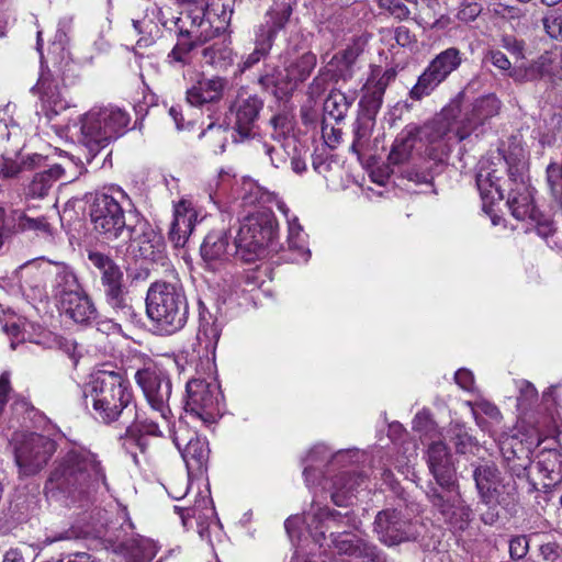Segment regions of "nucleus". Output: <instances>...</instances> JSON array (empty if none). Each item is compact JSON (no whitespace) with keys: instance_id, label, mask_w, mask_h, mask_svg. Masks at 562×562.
<instances>
[{"instance_id":"f257e3e1","label":"nucleus","mask_w":562,"mask_h":562,"mask_svg":"<svg viewBox=\"0 0 562 562\" xmlns=\"http://www.w3.org/2000/svg\"><path fill=\"white\" fill-rule=\"evenodd\" d=\"M85 404L91 406L95 419L112 424L121 420L126 425V443L136 445L146 453V436H164L161 425L137 408L130 382L122 373L98 370L91 374L83 389Z\"/></svg>"},{"instance_id":"f03ea898","label":"nucleus","mask_w":562,"mask_h":562,"mask_svg":"<svg viewBox=\"0 0 562 562\" xmlns=\"http://www.w3.org/2000/svg\"><path fill=\"white\" fill-rule=\"evenodd\" d=\"M222 334V326L209 312L200 311L199 329L195 342L177 356L176 362L181 370V360L194 368L200 376L187 382L186 411L205 425H212L221 415L222 392L214 379L215 351Z\"/></svg>"},{"instance_id":"7ed1b4c3","label":"nucleus","mask_w":562,"mask_h":562,"mask_svg":"<svg viewBox=\"0 0 562 562\" xmlns=\"http://www.w3.org/2000/svg\"><path fill=\"white\" fill-rule=\"evenodd\" d=\"M101 488H109L102 460L97 452L77 443L60 451L44 484L46 497L66 506H81Z\"/></svg>"},{"instance_id":"20e7f679","label":"nucleus","mask_w":562,"mask_h":562,"mask_svg":"<svg viewBox=\"0 0 562 562\" xmlns=\"http://www.w3.org/2000/svg\"><path fill=\"white\" fill-rule=\"evenodd\" d=\"M130 122V114L115 105L94 106L81 115L79 143L86 150L87 162L91 164L111 142L124 135Z\"/></svg>"},{"instance_id":"39448f33","label":"nucleus","mask_w":562,"mask_h":562,"mask_svg":"<svg viewBox=\"0 0 562 562\" xmlns=\"http://www.w3.org/2000/svg\"><path fill=\"white\" fill-rule=\"evenodd\" d=\"M127 207H134V204L119 186L95 192L89 200V217L94 233L106 243L122 239L132 225L126 223Z\"/></svg>"},{"instance_id":"423d86ee","label":"nucleus","mask_w":562,"mask_h":562,"mask_svg":"<svg viewBox=\"0 0 562 562\" xmlns=\"http://www.w3.org/2000/svg\"><path fill=\"white\" fill-rule=\"evenodd\" d=\"M146 314L165 334L182 329L189 316V304L182 285L178 282L156 281L146 294Z\"/></svg>"},{"instance_id":"0eeeda50","label":"nucleus","mask_w":562,"mask_h":562,"mask_svg":"<svg viewBox=\"0 0 562 562\" xmlns=\"http://www.w3.org/2000/svg\"><path fill=\"white\" fill-rule=\"evenodd\" d=\"M465 92L460 91L434 119L419 125V140L425 146V156L437 168L446 166L454 144L462 142L457 134V117Z\"/></svg>"},{"instance_id":"6e6552de","label":"nucleus","mask_w":562,"mask_h":562,"mask_svg":"<svg viewBox=\"0 0 562 562\" xmlns=\"http://www.w3.org/2000/svg\"><path fill=\"white\" fill-rule=\"evenodd\" d=\"M278 222L268 210L245 216L234 240L235 252L246 262L255 261L266 248L277 250Z\"/></svg>"},{"instance_id":"1a4fd4ad","label":"nucleus","mask_w":562,"mask_h":562,"mask_svg":"<svg viewBox=\"0 0 562 562\" xmlns=\"http://www.w3.org/2000/svg\"><path fill=\"white\" fill-rule=\"evenodd\" d=\"M495 159L497 162L491 161L487 167L482 162L481 170L476 176V186L482 199H494L493 190L499 200L504 199V190L501 184L504 172H507L508 181L516 186L514 190H522V186H527L524 180L526 161L520 154H510L508 156L498 154Z\"/></svg>"},{"instance_id":"9d476101","label":"nucleus","mask_w":562,"mask_h":562,"mask_svg":"<svg viewBox=\"0 0 562 562\" xmlns=\"http://www.w3.org/2000/svg\"><path fill=\"white\" fill-rule=\"evenodd\" d=\"M134 379L150 409L160 417L162 426L166 428L176 422L169 405L172 394L169 373L157 366H148L138 369Z\"/></svg>"},{"instance_id":"9b49d317","label":"nucleus","mask_w":562,"mask_h":562,"mask_svg":"<svg viewBox=\"0 0 562 562\" xmlns=\"http://www.w3.org/2000/svg\"><path fill=\"white\" fill-rule=\"evenodd\" d=\"M161 430L165 434L162 437H169L181 453L189 476L202 474L206 470L210 457L209 442L198 436L186 420L179 418Z\"/></svg>"},{"instance_id":"f8f14e48","label":"nucleus","mask_w":562,"mask_h":562,"mask_svg":"<svg viewBox=\"0 0 562 562\" xmlns=\"http://www.w3.org/2000/svg\"><path fill=\"white\" fill-rule=\"evenodd\" d=\"M54 439L36 434H22L14 438V458L19 473L32 476L40 473L56 452Z\"/></svg>"},{"instance_id":"ddd939ff","label":"nucleus","mask_w":562,"mask_h":562,"mask_svg":"<svg viewBox=\"0 0 562 562\" xmlns=\"http://www.w3.org/2000/svg\"><path fill=\"white\" fill-rule=\"evenodd\" d=\"M462 64V53L457 47H449L437 54L418 76L411 88L408 98L422 101L429 97Z\"/></svg>"},{"instance_id":"4468645a","label":"nucleus","mask_w":562,"mask_h":562,"mask_svg":"<svg viewBox=\"0 0 562 562\" xmlns=\"http://www.w3.org/2000/svg\"><path fill=\"white\" fill-rule=\"evenodd\" d=\"M427 498L432 509L453 531H464L472 520V509L456 487L430 486Z\"/></svg>"},{"instance_id":"2eb2a0df","label":"nucleus","mask_w":562,"mask_h":562,"mask_svg":"<svg viewBox=\"0 0 562 562\" xmlns=\"http://www.w3.org/2000/svg\"><path fill=\"white\" fill-rule=\"evenodd\" d=\"M121 240L128 243L127 250L135 258L157 261L164 256V237L138 213L136 221L130 225Z\"/></svg>"},{"instance_id":"dca6fc26","label":"nucleus","mask_w":562,"mask_h":562,"mask_svg":"<svg viewBox=\"0 0 562 562\" xmlns=\"http://www.w3.org/2000/svg\"><path fill=\"white\" fill-rule=\"evenodd\" d=\"M374 531L380 541L386 546L412 541L418 536L416 526L395 509H385L378 513L374 520Z\"/></svg>"},{"instance_id":"f3484780","label":"nucleus","mask_w":562,"mask_h":562,"mask_svg":"<svg viewBox=\"0 0 562 562\" xmlns=\"http://www.w3.org/2000/svg\"><path fill=\"white\" fill-rule=\"evenodd\" d=\"M256 194L260 203H274L278 210L285 216L288 223L289 249L297 254L296 260L306 262L311 257V251L306 247V235L303 232V227L300 224L297 216L291 214L290 209L276 192L266 188H258Z\"/></svg>"},{"instance_id":"a211bd4d","label":"nucleus","mask_w":562,"mask_h":562,"mask_svg":"<svg viewBox=\"0 0 562 562\" xmlns=\"http://www.w3.org/2000/svg\"><path fill=\"white\" fill-rule=\"evenodd\" d=\"M542 442V436L537 430L526 440L518 436H510L501 443V451L508 470L516 476H522L531 465V454L535 448Z\"/></svg>"},{"instance_id":"6ab92c4d","label":"nucleus","mask_w":562,"mask_h":562,"mask_svg":"<svg viewBox=\"0 0 562 562\" xmlns=\"http://www.w3.org/2000/svg\"><path fill=\"white\" fill-rule=\"evenodd\" d=\"M501 110V101L493 94L477 98L461 119L457 117V134L459 139L468 138L490 119L496 116Z\"/></svg>"},{"instance_id":"aec40b11","label":"nucleus","mask_w":562,"mask_h":562,"mask_svg":"<svg viewBox=\"0 0 562 562\" xmlns=\"http://www.w3.org/2000/svg\"><path fill=\"white\" fill-rule=\"evenodd\" d=\"M263 102L255 94L239 93L229 106V122L241 138L250 136Z\"/></svg>"},{"instance_id":"412c9836","label":"nucleus","mask_w":562,"mask_h":562,"mask_svg":"<svg viewBox=\"0 0 562 562\" xmlns=\"http://www.w3.org/2000/svg\"><path fill=\"white\" fill-rule=\"evenodd\" d=\"M108 541L116 553L123 554L127 562H149L157 553V547L150 539L128 535L126 530L109 536Z\"/></svg>"},{"instance_id":"4be33fe9","label":"nucleus","mask_w":562,"mask_h":562,"mask_svg":"<svg viewBox=\"0 0 562 562\" xmlns=\"http://www.w3.org/2000/svg\"><path fill=\"white\" fill-rule=\"evenodd\" d=\"M293 13L291 0H272L262 21L255 30V36L273 45L278 34L285 30Z\"/></svg>"},{"instance_id":"5701e85b","label":"nucleus","mask_w":562,"mask_h":562,"mask_svg":"<svg viewBox=\"0 0 562 562\" xmlns=\"http://www.w3.org/2000/svg\"><path fill=\"white\" fill-rule=\"evenodd\" d=\"M427 464L430 473L441 487H456V467L448 446L441 440H434L427 449Z\"/></svg>"},{"instance_id":"b1692460","label":"nucleus","mask_w":562,"mask_h":562,"mask_svg":"<svg viewBox=\"0 0 562 562\" xmlns=\"http://www.w3.org/2000/svg\"><path fill=\"white\" fill-rule=\"evenodd\" d=\"M480 502L487 506V509L481 514V520L484 525L493 526L499 518L498 506L507 508L516 502V488L514 485L503 484V479L490 487L487 495L481 494Z\"/></svg>"},{"instance_id":"393cba45","label":"nucleus","mask_w":562,"mask_h":562,"mask_svg":"<svg viewBox=\"0 0 562 562\" xmlns=\"http://www.w3.org/2000/svg\"><path fill=\"white\" fill-rule=\"evenodd\" d=\"M32 92L38 95L41 111L48 120L69 106L57 82L48 76H42L32 88Z\"/></svg>"},{"instance_id":"a878e982","label":"nucleus","mask_w":562,"mask_h":562,"mask_svg":"<svg viewBox=\"0 0 562 562\" xmlns=\"http://www.w3.org/2000/svg\"><path fill=\"white\" fill-rule=\"evenodd\" d=\"M226 86L227 81L222 77H202L187 90V102L198 108L215 104L223 98Z\"/></svg>"},{"instance_id":"bb28decb","label":"nucleus","mask_w":562,"mask_h":562,"mask_svg":"<svg viewBox=\"0 0 562 562\" xmlns=\"http://www.w3.org/2000/svg\"><path fill=\"white\" fill-rule=\"evenodd\" d=\"M334 548L339 554L367 559L370 562H378L380 553L373 543L358 537L357 535L342 531L330 533Z\"/></svg>"},{"instance_id":"cd10ccee","label":"nucleus","mask_w":562,"mask_h":562,"mask_svg":"<svg viewBox=\"0 0 562 562\" xmlns=\"http://www.w3.org/2000/svg\"><path fill=\"white\" fill-rule=\"evenodd\" d=\"M196 216V212L190 201L181 200L175 205L169 239L176 247H184L189 236L193 232Z\"/></svg>"},{"instance_id":"c85d7f7f","label":"nucleus","mask_w":562,"mask_h":562,"mask_svg":"<svg viewBox=\"0 0 562 562\" xmlns=\"http://www.w3.org/2000/svg\"><path fill=\"white\" fill-rule=\"evenodd\" d=\"M103 294L110 313L112 316H115L119 322H123L125 325L138 322V314L124 288V283L103 291Z\"/></svg>"},{"instance_id":"c756f323","label":"nucleus","mask_w":562,"mask_h":562,"mask_svg":"<svg viewBox=\"0 0 562 562\" xmlns=\"http://www.w3.org/2000/svg\"><path fill=\"white\" fill-rule=\"evenodd\" d=\"M43 167L46 169L35 172L24 184L23 190L26 198H45L55 182L64 176L65 169L59 164L48 165L46 162V166Z\"/></svg>"},{"instance_id":"7c9ffc66","label":"nucleus","mask_w":562,"mask_h":562,"mask_svg":"<svg viewBox=\"0 0 562 562\" xmlns=\"http://www.w3.org/2000/svg\"><path fill=\"white\" fill-rule=\"evenodd\" d=\"M58 308L75 323L83 325L95 319L98 314L94 303L85 290L58 303Z\"/></svg>"},{"instance_id":"2f4dec72","label":"nucleus","mask_w":562,"mask_h":562,"mask_svg":"<svg viewBox=\"0 0 562 562\" xmlns=\"http://www.w3.org/2000/svg\"><path fill=\"white\" fill-rule=\"evenodd\" d=\"M420 128L415 123L407 124L396 136L387 160L392 166H401L407 162L411 157L415 144L419 140Z\"/></svg>"},{"instance_id":"473e14b6","label":"nucleus","mask_w":562,"mask_h":562,"mask_svg":"<svg viewBox=\"0 0 562 562\" xmlns=\"http://www.w3.org/2000/svg\"><path fill=\"white\" fill-rule=\"evenodd\" d=\"M88 260L99 271L103 291L123 284V272L110 256L97 250H89Z\"/></svg>"},{"instance_id":"72a5a7b5","label":"nucleus","mask_w":562,"mask_h":562,"mask_svg":"<svg viewBox=\"0 0 562 562\" xmlns=\"http://www.w3.org/2000/svg\"><path fill=\"white\" fill-rule=\"evenodd\" d=\"M52 286L57 304L85 290L74 269L65 263H56Z\"/></svg>"},{"instance_id":"f704fd0d","label":"nucleus","mask_w":562,"mask_h":562,"mask_svg":"<svg viewBox=\"0 0 562 562\" xmlns=\"http://www.w3.org/2000/svg\"><path fill=\"white\" fill-rule=\"evenodd\" d=\"M203 16V12H200L194 16L186 14L184 16L173 18L169 22H164V26L176 35L188 36L204 43L206 37L203 36V31L201 29L203 26L209 29L211 23L209 21H204Z\"/></svg>"},{"instance_id":"c9c22d12","label":"nucleus","mask_w":562,"mask_h":562,"mask_svg":"<svg viewBox=\"0 0 562 562\" xmlns=\"http://www.w3.org/2000/svg\"><path fill=\"white\" fill-rule=\"evenodd\" d=\"M364 481V477L358 473L341 472L333 483L331 501L337 506H347L353 496L355 491Z\"/></svg>"},{"instance_id":"e433bc0d","label":"nucleus","mask_w":562,"mask_h":562,"mask_svg":"<svg viewBox=\"0 0 562 562\" xmlns=\"http://www.w3.org/2000/svg\"><path fill=\"white\" fill-rule=\"evenodd\" d=\"M201 256L205 261L224 260L229 255L228 235L225 229L210 232L200 248Z\"/></svg>"},{"instance_id":"4c0bfd02","label":"nucleus","mask_w":562,"mask_h":562,"mask_svg":"<svg viewBox=\"0 0 562 562\" xmlns=\"http://www.w3.org/2000/svg\"><path fill=\"white\" fill-rule=\"evenodd\" d=\"M507 204L512 211V215L518 221L536 220L538 213L535 204L531 190L528 186H522V190L510 189Z\"/></svg>"},{"instance_id":"58836bf2","label":"nucleus","mask_w":562,"mask_h":562,"mask_svg":"<svg viewBox=\"0 0 562 562\" xmlns=\"http://www.w3.org/2000/svg\"><path fill=\"white\" fill-rule=\"evenodd\" d=\"M258 82L263 90L271 92L277 99H284L295 90L286 71L283 74L276 67L267 68L266 72L259 77Z\"/></svg>"},{"instance_id":"ea45409f","label":"nucleus","mask_w":562,"mask_h":562,"mask_svg":"<svg viewBox=\"0 0 562 562\" xmlns=\"http://www.w3.org/2000/svg\"><path fill=\"white\" fill-rule=\"evenodd\" d=\"M43 166H46V157L41 154L27 155L23 157L20 162L2 157L0 159V178H14L23 171H33Z\"/></svg>"},{"instance_id":"a19ab883","label":"nucleus","mask_w":562,"mask_h":562,"mask_svg":"<svg viewBox=\"0 0 562 562\" xmlns=\"http://www.w3.org/2000/svg\"><path fill=\"white\" fill-rule=\"evenodd\" d=\"M316 63V55L312 52H306L289 63L284 71H286L289 79L295 89L311 76Z\"/></svg>"},{"instance_id":"79ce46f5","label":"nucleus","mask_w":562,"mask_h":562,"mask_svg":"<svg viewBox=\"0 0 562 562\" xmlns=\"http://www.w3.org/2000/svg\"><path fill=\"white\" fill-rule=\"evenodd\" d=\"M538 471L549 481L559 482L562 479V453L551 449L542 451L537 462Z\"/></svg>"},{"instance_id":"37998d69","label":"nucleus","mask_w":562,"mask_h":562,"mask_svg":"<svg viewBox=\"0 0 562 562\" xmlns=\"http://www.w3.org/2000/svg\"><path fill=\"white\" fill-rule=\"evenodd\" d=\"M353 101V97H347L340 90H331L324 102V113L336 122H340L346 117Z\"/></svg>"},{"instance_id":"c03bdc74","label":"nucleus","mask_w":562,"mask_h":562,"mask_svg":"<svg viewBox=\"0 0 562 562\" xmlns=\"http://www.w3.org/2000/svg\"><path fill=\"white\" fill-rule=\"evenodd\" d=\"M14 228L21 233L52 235V226L45 216H31L25 212L14 213Z\"/></svg>"},{"instance_id":"a18cd8bd","label":"nucleus","mask_w":562,"mask_h":562,"mask_svg":"<svg viewBox=\"0 0 562 562\" xmlns=\"http://www.w3.org/2000/svg\"><path fill=\"white\" fill-rule=\"evenodd\" d=\"M356 59L357 53L353 49H346L331 59L329 63V71L333 72V77L337 81H347L353 76Z\"/></svg>"},{"instance_id":"49530a36","label":"nucleus","mask_w":562,"mask_h":562,"mask_svg":"<svg viewBox=\"0 0 562 562\" xmlns=\"http://www.w3.org/2000/svg\"><path fill=\"white\" fill-rule=\"evenodd\" d=\"M473 480L477 495L485 494L486 496L487 492H490V487L502 480V473L495 464L485 463L475 467L473 470Z\"/></svg>"},{"instance_id":"de8ad7c7","label":"nucleus","mask_w":562,"mask_h":562,"mask_svg":"<svg viewBox=\"0 0 562 562\" xmlns=\"http://www.w3.org/2000/svg\"><path fill=\"white\" fill-rule=\"evenodd\" d=\"M175 509L177 513H179L184 525L187 519L190 517L195 518L198 521H200L203 519L207 520L215 516V509L213 506L212 498L210 496H202L201 498L196 499L192 507L182 508L176 506Z\"/></svg>"},{"instance_id":"09e8293b","label":"nucleus","mask_w":562,"mask_h":562,"mask_svg":"<svg viewBox=\"0 0 562 562\" xmlns=\"http://www.w3.org/2000/svg\"><path fill=\"white\" fill-rule=\"evenodd\" d=\"M203 43L183 35H177V43L168 54V63L184 66L189 63V54Z\"/></svg>"},{"instance_id":"8fccbe9b","label":"nucleus","mask_w":562,"mask_h":562,"mask_svg":"<svg viewBox=\"0 0 562 562\" xmlns=\"http://www.w3.org/2000/svg\"><path fill=\"white\" fill-rule=\"evenodd\" d=\"M384 93L382 90L373 86V80H368L363 86V94L360 99V106L367 112L368 116L374 115L381 109Z\"/></svg>"},{"instance_id":"3c124183","label":"nucleus","mask_w":562,"mask_h":562,"mask_svg":"<svg viewBox=\"0 0 562 562\" xmlns=\"http://www.w3.org/2000/svg\"><path fill=\"white\" fill-rule=\"evenodd\" d=\"M373 127V117L358 119L353 126V140L351 144L352 153L358 156L367 148Z\"/></svg>"},{"instance_id":"603ef678","label":"nucleus","mask_w":562,"mask_h":562,"mask_svg":"<svg viewBox=\"0 0 562 562\" xmlns=\"http://www.w3.org/2000/svg\"><path fill=\"white\" fill-rule=\"evenodd\" d=\"M329 457L330 451L325 445H316L311 449L306 458V461L311 462V464L305 467L303 471L305 483L308 487L316 483L318 475L317 469L313 467V463L328 461Z\"/></svg>"},{"instance_id":"864d4df0","label":"nucleus","mask_w":562,"mask_h":562,"mask_svg":"<svg viewBox=\"0 0 562 562\" xmlns=\"http://www.w3.org/2000/svg\"><path fill=\"white\" fill-rule=\"evenodd\" d=\"M450 441L453 443L456 452L459 454L474 453L477 449V442L468 430L460 425L450 428Z\"/></svg>"},{"instance_id":"5fc2aeb1","label":"nucleus","mask_w":562,"mask_h":562,"mask_svg":"<svg viewBox=\"0 0 562 562\" xmlns=\"http://www.w3.org/2000/svg\"><path fill=\"white\" fill-rule=\"evenodd\" d=\"M518 391L517 407L520 411L528 409L538 400V391L533 384L527 380H516Z\"/></svg>"},{"instance_id":"6e6d98bb","label":"nucleus","mask_w":562,"mask_h":562,"mask_svg":"<svg viewBox=\"0 0 562 562\" xmlns=\"http://www.w3.org/2000/svg\"><path fill=\"white\" fill-rule=\"evenodd\" d=\"M132 26L136 34L142 35L137 41L139 46H147L153 38V34L158 32L157 25L147 15L142 19H132Z\"/></svg>"},{"instance_id":"4d7b16f0","label":"nucleus","mask_w":562,"mask_h":562,"mask_svg":"<svg viewBox=\"0 0 562 562\" xmlns=\"http://www.w3.org/2000/svg\"><path fill=\"white\" fill-rule=\"evenodd\" d=\"M272 46L268 42L255 36V49L243 59L240 69L244 71L259 63L270 53Z\"/></svg>"},{"instance_id":"13d9d810","label":"nucleus","mask_w":562,"mask_h":562,"mask_svg":"<svg viewBox=\"0 0 562 562\" xmlns=\"http://www.w3.org/2000/svg\"><path fill=\"white\" fill-rule=\"evenodd\" d=\"M413 430L419 432L420 436L434 438L437 425L432 420L429 411L423 409L415 415L413 419Z\"/></svg>"},{"instance_id":"bf43d9fd","label":"nucleus","mask_w":562,"mask_h":562,"mask_svg":"<svg viewBox=\"0 0 562 562\" xmlns=\"http://www.w3.org/2000/svg\"><path fill=\"white\" fill-rule=\"evenodd\" d=\"M472 413L479 425L481 423V415H485L494 422H499L502 419V413L498 407L486 400L475 401L472 404Z\"/></svg>"},{"instance_id":"052dcab7","label":"nucleus","mask_w":562,"mask_h":562,"mask_svg":"<svg viewBox=\"0 0 562 562\" xmlns=\"http://www.w3.org/2000/svg\"><path fill=\"white\" fill-rule=\"evenodd\" d=\"M347 516H348V514L342 515L341 513H339L335 509H329L327 507H323V508H318L313 515H307L305 517V520L310 528L314 524H319V522H323L326 520H333L334 522L337 524V526H339L340 520Z\"/></svg>"},{"instance_id":"680f3d73","label":"nucleus","mask_w":562,"mask_h":562,"mask_svg":"<svg viewBox=\"0 0 562 562\" xmlns=\"http://www.w3.org/2000/svg\"><path fill=\"white\" fill-rule=\"evenodd\" d=\"M509 557L513 561L522 560L529 552V539L525 535L513 536L509 539Z\"/></svg>"},{"instance_id":"e2e57ef3","label":"nucleus","mask_w":562,"mask_h":562,"mask_svg":"<svg viewBox=\"0 0 562 562\" xmlns=\"http://www.w3.org/2000/svg\"><path fill=\"white\" fill-rule=\"evenodd\" d=\"M376 3L380 9L387 11L401 21L406 20L411 14L407 5L398 0H376Z\"/></svg>"},{"instance_id":"0e129e2a","label":"nucleus","mask_w":562,"mask_h":562,"mask_svg":"<svg viewBox=\"0 0 562 562\" xmlns=\"http://www.w3.org/2000/svg\"><path fill=\"white\" fill-rule=\"evenodd\" d=\"M546 33L555 41L562 42V16L549 14L542 19Z\"/></svg>"},{"instance_id":"69168bd1","label":"nucleus","mask_w":562,"mask_h":562,"mask_svg":"<svg viewBox=\"0 0 562 562\" xmlns=\"http://www.w3.org/2000/svg\"><path fill=\"white\" fill-rule=\"evenodd\" d=\"M484 60L491 63L495 68H497L502 72H509L512 70L510 60L499 49H488L485 53Z\"/></svg>"},{"instance_id":"338daca9","label":"nucleus","mask_w":562,"mask_h":562,"mask_svg":"<svg viewBox=\"0 0 562 562\" xmlns=\"http://www.w3.org/2000/svg\"><path fill=\"white\" fill-rule=\"evenodd\" d=\"M258 151H262L276 168L285 162L284 150L281 147H274L267 142H261Z\"/></svg>"},{"instance_id":"774afa93","label":"nucleus","mask_w":562,"mask_h":562,"mask_svg":"<svg viewBox=\"0 0 562 562\" xmlns=\"http://www.w3.org/2000/svg\"><path fill=\"white\" fill-rule=\"evenodd\" d=\"M396 70L394 68H387L381 72V70H373L372 76L368 80H373V86L385 92L387 86L393 82L396 78Z\"/></svg>"}]
</instances>
